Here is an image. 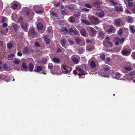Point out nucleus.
<instances>
[{
	"label": "nucleus",
	"instance_id": "f257e3e1",
	"mask_svg": "<svg viewBox=\"0 0 135 135\" xmlns=\"http://www.w3.org/2000/svg\"><path fill=\"white\" fill-rule=\"evenodd\" d=\"M90 21L94 25H97L99 24L100 21L96 17L92 15H89L88 16Z\"/></svg>",
	"mask_w": 135,
	"mask_h": 135
},
{
	"label": "nucleus",
	"instance_id": "f03ea898",
	"mask_svg": "<svg viewBox=\"0 0 135 135\" xmlns=\"http://www.w3.org/2000/svg\"><path fill=\"white\" fill-rule=\"evenodd\" d=\"M110 38L109 36L107 37L103 41L104 46L108 47H111L113 46L114 45L110 41Z\"/></svg>",
	"mask_w": 135,
	"mask_h": 135
},
{
	"label": "nucleus",
	"instance_id": "7ed1b4c3",
	"mask_svg": "<svg viewBox=\"0 0 135 135\" xmlns=\"http://www.w3.org/2000/svg\"><path fill=\"white\" fill-rule=\"evenodd\" d=\"M88 30L90 35L92 37L95 36L97 32L92 27H88Z\"/></svg>",
	"mask_w": 135,
	"mask_h": 135
},
{
	"label": "nucleus",
	"instance_id": "20e7f679",
	"mask_svg": "<svg viewBox=\"0 0 135 135\" xmlns=\"http://www.w3.org/2000/svg\"><path fill=\"white\" fill-rule=\"evenodd\" d=\"M115 31V27L112 25H110L109 28L107 30L106 32L108 34L114 33Z\"/></svg>",
	"mask_w": 135,
	"mask_h": 135
},
{
	"label": "nucleus",
	"instance_id": "39448f33",
	"mask_svg": "<svg viewBox=\"0 0 135 135\" xmlns=\"http://www.w3.org/2000/svg\"><path fill=\"white\" fill-rule=\"evenodd\" d=\"M79 56L76 55H73L71 58L73 61L76 64H77L79 62Z\"/></svg>",
	"mask_w": 135,
	"mask_h": 135
},
{
	"label": "nucleus",
	"instance_id": "423d86ee",
	"mask_svg": "<svg viewBox=\"0 0 135 135\" xmlns=\"http://www.w3.org/2000/svg\"><path fill=\"white\" fill-rule=\"evenodd\" d=\"M97 15L99 17H101L103 16L104 15V12L103 11L99 9L96 13Z\"/></svg>",
	"mask_w": 135,
	"mask_h": 135
},
{
	"label": "nucleus",
	"instance_id": "0eeeda50",
	"mask_svg": "<svg viewBox=\"0 0 135 135\" xmlns=\"http://www.w3.org/2000/svg\"><path fill=\"white\" fill-rule=\"evenodd\" d=\"M76 70L78 71L80 73H79L78 75H85L86 73L84 70L82 69L80 67H78L76 69Z\"/></svg>",
	"mask_w": 135,
	"mask_h": 135
},
{
	"label": "nucleus",
	"instance_id": "6e6552de",
	"mask_svg": "<svg viewBox=\"0 0 135 135\" xmlns=\"http://www.w3.org/2000/svg\"><path fill=\"white\" fill-rule=\"evenodd\" d=\"M122 54L125 56H128L130 54V51L129 50L125 49H123L121 51Z\"/></svg>",
	"mask_w": 135,
	"mask_h": 135
},
{
	"label": "nucleus",
	"instance_id": "1a4fd4ad",
	"mask_svg": "<svg viewBox=\"0 0 135 135\" xmlns=\"http://www.w3.org/2000/svg\"><path fill=\"white\" fill-rule=\"evenodd\" d=\"M132 68L131 66H124V69H122V70L123 72L125 73L128 71H130L132 70Z\"/></svg>",
	"mask_w": 135,
	"mask_h": 135
},
{
	"label": "nucleus",
	"instance_id": "9d476101",
	"mask_svg": "<svg viewBox=\"0 0 135 135\" xmlns=\"http://www.w3.org/2000/svg\"><path fill=\"white\" fill-rule=\"evenodd\" d=\"M120 41V39L118 37H115L113 39V41L116 45L119 44Z\"/></svg>",
	"mask_w": 135,
	"mask_h": 135
},
{
	"label": "nucleus",
	"instance_id": "9b49d317",
	"mask_svg": "<svg viewBox=\"0 0 135 135\" xmlns=\"http://www.w3.org/2000/svg\"><path fill=\"white\" fill-rule=\"evenodd\" d=\"M72 33L75 35H77L78 34V31L77 30H73L72 28H70L69 30V33Z\"/></svg>",
	"mask_w": 135,
	"mask_h": 135
},
{
	"label": "nucleus",
	"instance_id": "f8f14e48",
	"mask_svg": "<svg viewBox=\"0 0 135 135\" xmlns=\"http://www.w3.org/2000/svg\"><path fill=\"white\" fill-rule=\"evenodd\" d=\"M122 20L120 18L116 19L115 21V23L117 26L119 27L122 22Z\"/></svg>",
	"mask_w": 135,
	"mask_h": 135
},
{
	"label": "nucleus",
	"instance_id": "ddd939ff",
	"mask_svg": "<svg viewBox=\"0 0 135 135\" xmlns=\"http://www.w3.org/2000/svg\"><path fill=\"white\" fill-rule=\"evenodd\" d=\"M115 10L117 11L122 12L123 11V8L122 6H116L115 7Z\"/></svg>",
	"mask_w": 135,
	"mask_h": 135
},
{
	"label": "nucleus",
	"instance_id": "4468645a",
	"mask_svg": "<svg viewBox=\"0 0 135 135\" xmlns=\"http://www.w3.org/2000/svg\"><path fill=\"white\" fill-rule=\"evenodd\" d=\"M30 35L32 38H34L36 36V33L34 29L32 28L30 31Z\"/></svg>",
	"mask_w": 135,
	"mask_h": 135
},
{
	"label": "nucleus",
	"instance_id": "2eb2a0df",
	"mask_svg": "<svg viewBox=\"0 0 135 135\" xmlns=\"http://www.w3.org/2000/svg\"><path fill=\"white\" fill-rule=\"evenodd\" d=\"M42 69L43 67L41 66H37L36 69H35L34 70V71L36 72H40L42 70Z\"/></svg>",
	"mask_w": 135,
	"mask_h": 135
},
{
	"label": "nucleus",
	"instance_id": "dca6fc26",
	"mask_svg": "<svg viewBox=\"0 0 135 135\" xmlns=\"http://www.w3.org/2000/svg\"><path fill=\"white\" fill-rule=\"evenodd\" d=\"M80 33L81 35L84 37H86V33L85 30L84 29H81V30Z\"/></svg>",
	"mask_w": 135,
	"mask_h": 135
},
{
	"label": "nucleus",
	"instance_id": "f3484780",
	"mask_svg": "<svg viewBox=\"0 0 135 135\" xmlns=\"http://www.w3.org/2000/svg\"><path fill=\"white\" fill-rule=\"evenodd\" d=\"M52 61L54 63H59L60 62V59L57 57H54L52 59Z\"/></svg>",
	"mask_w": 135,
	"mask_h": 135
},
{
	"label": "nucleus",
	"instance_id": "a211bd4d",
	"mask_svg": "<svg viewBox=\"0 0 135 135\" xmlns=\"http://www.w3.org/2000/svg\"><path fill=\"white\" fill-rule=\"evenodd\" d=\"M76 19L73 16H71L69 17L68 21L71 23H73L75 22Z\"/></svg>",
	"mask_w": 135,
	"mask_h": 135
},
{
	"label": "nucleus",
	"instance_id": "6ab92c4d",
	"mask_svg": "<svg viewBox=\"0 0 135 135\" xmlns=\"http://www.w3.org/2000/svg\"><path fill=\"white\" fill-rule=\"evenodd\" d=\"M2 79L5 80L7 82H8L10 81V80L8 79L9 77L7 75H2Z\"/></svg>",
	"mask_w": 135,
	"mask_h": 135
},
{
	"label": "nucleus",
	"instance_id": "aec40b11",
	"mask_svg": "<svg viewBox=\"0 0 135 135\" xmlns=\"http://www.w3.org/2000/svg\"><path fill=\"white\" fill-rule=\"evenodd\" d=\"M25 15L28 17H29L30 14L31 13L29 9L27 8H26L25 9Z\"/></svg>",
	"mask_w": 135,
	"mask_h": 135
},
{
	"label": "nucleus",
	"instance_id": "412c9836",
	"mask_svg": "<svg viewBox=\"0 0 135 135\" xmlns=\"http://www.w3.org/2000/svg\"><path fill=\"white\" fill-rule=\"evenodd\" d=\"M22 68L26 71L28 70V66L25 62H23L22 64Z\"/></svg>",
	"mask_w": 135,
	"mask_h": 135
},
{
	"label": "nucleus",
	"instance_id": "4be33fe9",
	"mask_svg": "<svg viewBox=\"0 0 135 135\" xmlns=\"http://www.w3.org/2000/svg\"><path fill=\"white\" fill-rule=\"evenodd\" d=\"M82 23H85L86 25H91V23L88 20L83 19L81 20Z\"/></svg>",
	"mask_w": 135,
	"mask_h": 135
},
{
	"label": "nucleus",
	"instance_id": "5701e85b",
	"mask_svg": "<svg viewBox=\"0 0 135 135\" xmlns=\"http://www.w3.org/2000/svg\"><path fill=\"white\" fill-rule=\"evenodd\" d=\"M98 35L99 36L103 39L104 38L105 35L104 32H102V31H99L98 32Z\"/></svg>",
	"mask_w": 135,
	"mask_h": 135
},
{
	"label": "nucleus",
	"instance_id": "b1692460",
	"mask_svg": "<svg viewBox=\"0 0 135 135\" xmlns=\"http://www.w3.org/2000/svg\"><path fill=\"white\" fill-rule=\"evenodd\" d=\"M75 41L77 44L80 45H81L82 40L80 39L77 37L76 38Z\"/></svg>",
	"mask_w": 135,
	"mask_h": 135
},
{
	"label": "nucleus",
	"instance_id": "393cba45",
	"mask_svg": "<svg viewBox=\"0 0 135 135\" xmlns=\"http://www.w3.org/2000/svg\"><path fill=\"white\" fill-rule=\"evenodd\" d=\"M62 29H61V31L64 33H69V31H68L66 28L64 27L61 26Z\"/></svg>",
	"mask_w": 135,
	"mask_h": 135
},
{
	"label": "nucleus",
	"instance_id": "a878e982",
	"mask_svg": "<svg viewBox=\"0 0 135 135\" xmlns=\"http://www.w3.org/2000/svg\"><path fill=\"white\" fill-rule=\"evenodd\" d=\"M60 41L61 45L63 47H65V43L66 42V40L65 39H63L61 40Z\"/></svg>",
	"mask_w": 135,
	"mask_h": 135
},
{
	"label": "nucleus",
	"instance_id": "bb28decb",
	"mask_svg": "<svg viewBox=\"0 0 135 135\" xmlns=\"http://www.w3.org/2000/svg\"><path fill=\"white\" fill-rule=\"evenodd\" d=\"M18 4L16 3H13L11 6V8L14 10L16 9L18 7Z\"/></svg>",
	"mask_w": 135,
	"mask_h": 135
},
{
	"label": "nucleus",
	"instance_id": "cd10ccee",
	"mask_svg": "<svg viewBox=\"0 0 135 135\" xmlns=\"http://www.w3.org/2000/svg\"><path fill=\"white\" fill-rule=\"evenodd\" d=\"M127 21L129 23H132L133 22V18L130 16H128L127 19Z\"/></svg>",
	"mask_w": 135,
	"mask_h": 135
},
{
	"label": "nucleus",
	"instance_id": "c85d7f7f",
	"mask_svg": "<svg viewBox=\"0 0 135 135\" xmlns=\"http://www.w3.org/2000/svg\"><path fill=\"white\" fill-rule=\"evenodd\" d=\"M110 68L107 65H104L103 67V69L106 71L109 70L110 69Z\"/></svg>",
	"mask_w": 135,
	"mask_h": 135
},
{
	"label": "nucleus",
	"instance_id": "c756f323",
	"mask_svg": "<svg viewBox=\"0 0 135 135\" xmlns=\"http://www.w3.org/2000/svg\"><path fill=\"white\" fill-rule=\"evenodd\" d=\"M105 55L104 53H103L101 54L100 56V58L102 60L105 61Z\"/></svg>",
	"mask_w": 135,
	"mask_h": 135
},
{
	"label": "nucleus",
	"instance_id": "7c9ffc66",
	"mask_svg": "<svg viewBox=\"0 0 135 135\" xmlns=\"http://www.w3.org/2000/svg\"><path fill=\"white\" fill-rule=\"evenodd\" d=\"M15 55L13 54H11L8 56L7 58L9 60H12Z\"/></svg>",
	"mask_w": 135,
	"mask_h": 135
},
{
	"label": "nucleus",
	"instance_id": "2f4dec72",
	"mask_svg": "<svg viewBox=\"0 0 135 135\" xmlns=\"http://www.w3.org/2000/svg\"><path fill=\"white\" fill-rule=\"evenodd\" d=\"M37 27L39 29H42L43 28V25L42 23H38L37 25Z\"/></svg>",
	"mask_w": 135,
	"mask_h": 135
},
{
	"label": "nucleus",
	"instance_id": "473e14b6",
	"mask_svg": "<svg viewBox=\"0 0 135 135\" xmlns=\"http://www.w3.org/2000/svg\"><path fill=\"white\" fill-rule=\"evenodd\" d=\"M29 51V49L27 47H26L24 48L23 52L24 54H26L28 53Z\"/></svg>",
	"mask_w": 135,
	"mask_h": 135
},
{
	"label": "nucleus",
	"instance_id": "72a5a7b5",
	"mask_svg": "<svg viewBox=\"0 0 135 135\" xmlns=\"http://www.w3.org/2000/svg\"><path fill=\"white\" fill-rule=\"evenodd\" d=\"M34 66L32 63H30L29 66V69L30 71H32L33 69Z\"/></svg>",
	"mask_w": 135,
	"mask_h": 135
},
{
	"label": "nucleus",
	"instance_id": "f704fd0d",
	"mask_svg": "<svg viewBox=\"0 0 135 135\" xmlns=\"http://www.w3.org/2000/svg\"><path fill=\"white\" fill-rule=\"evenodd\" d=\"M90 66L92 68H94L96 66V64L95 62L94 61H91L90 63Z\"/></svg>",
	"mask_w": 135,
	"mask_h": 135
},
{
	"label": "nucleus",
	"instance_id": "c9c22d12",
	"mask_svg": "<svg viewBox=\"0 0 135 135\" xmlns=\"http://www.w3.org/2000/svg\"><path fill=\"white\" fill-rule=\"evenodd\" d=\"M134 27V26H131L130 27V30L133 34H134L135 32V30L133 28Z\"/></svg>",
	"mask_w": 135,
	"mask_h": 135
},
{
	"label": "nucleus",
	"instance_id": "e433bc0d",
	"mask_svg": "<svg viewBox=\"0 0 135 135\" xmlns=\"http://www.w3.org/2000/svg\"><path fill=\"white\" fill-rule=\"evenodd\" d=\"M50 13L51 15H52L53 16H54L55 17H57L58 16L57 14L54 12V11H51Z\"/></svg>",
	"mask_w": 135,
	"mask_h": 135
},
{
	"label": "nucleus",
	"instance_id": "4c0bfd02",
	"mask_svg": "<svg viewBox=\"0 0 135 135\" xmlns=\"http://www.w3.org/2000/svg\"><path fill=\"white\" fill-rule=\"evenodd\" d=\"M115 77L117 79H118L121 76L120 74L118 72H117L115 74Z\"/></svg>",
	"mask_w": 135,
	"mask_h": 135
},
{
	"label": "nucleus",
	"instance_id": "58836bf2",
	"mask_svg": "<svg viewBox=\"0 0 135 135\" xmlns=\"http://www.w3.org/2000/svg\"><path fill=\"white\" fill-rule=\"evenodd\" d=\"M21 27L22 28L24 29H26L27 27V25L26 24H21Z\"/></svg>",
	"mask_w": 135,
	"mask_h": 135
},
{
	"label": "nucleus",
	"instance_id": "ea45409f",
	"mask_svg": "<svg viewBox=\"0 0 135 135\" xmlns=\"http://www.w3.org/2000/svg\"><path fill=\"white\" fill-rule=\"evenodd\" d=\"M81 15L80 12H77V13H75L73 15V16L76 17H79Z\"/></svg>",
	"mask_w": 135,
	"mask_h": 135
},
{
	"label": "nucleus",
	"instance_id": "a19ab883",
	"mask_svg": "<svg viewBox=\"0 0 135 135\" xmlns=\"http://www.w3.org/2000/svg\"><path fill=\"white\" fill-rule=\"evenodd\" d=\"M35 12L37 14H41L43 12V11L42 10H35Z\"/></svg>",
	"mask_w": 135,
	"mask_h": 135
},
{
	"label": "nucleus",
	"instance_id": "79ce46f5",
	"mask_svg": "<svg viewBox=\"0 0 135 135\" xmlns=\"http://www.w3.org/2000/svg\"><path fill=\"white\" fill-rule=\"evenodd\" d=\"M84 6L88 8H91L92 7L89 4H86L84 5Z\"/></svg>",
	"mask_w": 135,
	"mask_h": 135
},
{
	"label": "nucleus",
	"instance_id": "37998d69",
	"mask_svg": "<svg viewBox=\"0 0 135 135\" xmlns=\"http://www.w3.org/2000/svg\"><path fill=\"white\" fill-rule=\"evenodd\" d=\"M13 46V44L11 43H8L7 44V48L8 49H11Z\"/></svg>",
	"mask_w": 135,
	"mask_h": 135
},
{
	"label": "nucleus",
	"instance_id": "c03bdc74",
	"mask_svg": "<svg viewBox=\"0 0 135 135\" xmlns=\"http://www.w3.org/2000/svg\"><path fill=\"white\" fill-rule=\"evenodd\" d=\"M68 42H69L70 45H73L74 44V41L71 39H68Z\"/></svg>",
	"mask_w": 135,
	"mask_h": 135
},
{
	"label": "nucleus",
	"instance_id": "a18cd8bd",
	"mask_svg": "<svg viewBox=\"0 0 135 135\" xmlns=\"http://www.w3.org/2000/svg\"><path fill=\"white\" fill-rule=\"evenodd\" d=\"M109 2L111 3L113 5H116L117 4V3L114 2V0H109Z\"/></svg>",
	"mask_w": 135,
	"mask_h": 135
},
{
	"label": "nucleus",
	"instance_id": "49530a36",
	"mask_svg": "<svg viewBox=\"0 0 135 135\" xmlns=\"http://www.w3.org/2000/svg\"><path fill=\"white\" fill-rule=\"evenodd\" d=\"M93 4L94 5H98L99 4L100 2L99 1H97L93 2Z\"/></svg>",
	"mask_w": 135,
	"mask_h": 135
},
{
	"label": "nucleus",
	"instance_id": "de8ad7c7",
	"mask_svg": "<svg viewBox=\"0 0 135 135\" xmlns=\"http://www.w3.org/2000/svg\"><path fill=\"white\" fill-rule=\"evenodd\" d=\"M3 6V3L2 1H0V11L2 9Z\"/></svg>",
	"mask_w": 135,
	"mask_h": 135
},
{
	"label": "nucleus",
	"instance_id": "09e8293b",
	"mask_svg": "<svg viewBox=\"0 0 135 135\" xmlns=\"http://www.w3.org/2000/svg\"><path fill=\"white\" fill-rule=\"evenodd\" d=\"M61 13L62 15H66L67 13L65 10H61Z\"/></svg>",
	"mask_w": 135,
	"mask_h": 135
},
{
	"label": "nucleus",
	"instance_id": "8fccbe9b",
	"mask_svg": "<svg viewBox=\"0 0 135 135\" xmlns=\"http://www.w3.org/2000/svg\"><path fill=\"white\" fill-rule=\"evenodd\" d=\"M47 60L46 59H42L41 60V62L43 64H45L47 62Z\"/></svg>",
	"mask_w": 135,
	"mask_h": 135
},
{
	"label": "nucleus",
	"instance_id": "3c124183",
	"mask_svg": "<svg viewBox=\"0 0 135 135\" xmlns=\"http://www.w3.org/2000/svg\"><path fill=\"white\" fill-rule=\"evenodd\" d=\"M19 60H16V59H15L14 61V62L15 64H18L19 63Z\"/></svg>",
	"mask_w": 135,
	"mask_h": 135
},
{
	"label": "nucleus",
	"instance_id": "603ef678",
	"mask_svg": "<svg viewBox=\"0 0 135 135\" xmlns=\"http://www.w3.org/2000/svg\"><path fill=\"white\" fill-rule=\"evenodd\" d=\"M6 18L5 17H3L1 20V22L3 23H4L6 22Z\"/></svg>",
	"mask_w": 135,
	"mask_h": 135
},
{
	"label": "nucleus",
	"instance_id": "864d4df0",
	"mask_svg": "<svg viewBox=\"0 0 135 135\" xmlns=\"http://www.w3.org/2000/svg\"><path fill=\"white\" fill-rule=\"evenodd\" d=\"M35 45L36 46L38 47H40V46L38 42H35Z\"/></svg>",
	"mask_w": 135,
	"mask_h": 135
},
{
	"label": "nucleus",
	"instance_id": "5fc2aeb1",
	"mask_svg": "<svg viewBox=\"0 0 135 135\" xmlns=\"http://www.w3.org/2000/svg\"><path fill=\"white\" fill-rule=\"evenodd\" d=\"M131 56L133 59H135V52H133L132 53Z\"/></svg>",
	"mask_w": 135,
	"mask_h": 135
},
{
	"label": "nucleus",
	"instance_id": "6e6d98bb",
	"mask_svg": "<svg viewBox=\"0 0 135 135\" xmlns=\"http://www.w3.org/2000/svg\"><path fill=\"white\" fill-rule=\"evenodd\" d=\"M122 30L121 29H120L118 33L119 35H122Z\"/></svg>",
	"mask_w": 135,
	"mask_h": 135
},
{
	"label": "nucleus",
	"instance_id": "4d7b16f0",
	"mask_svg": "<svg viewBox=\"0 0 135 135\" xmlns=\"http://www.w3.org/2000/svg\"><path fill=\"white\" fill-rule=\"evenodd\" d=\"M13 27L14 30L18 29L19 27L18 26L17 24H15L13 25Z\"/></svg>",
	"mask_w": 135,
	"mask_h": 135
},
{
	"label": "nucleus",
	"instance_id": "13d9d810",
	"mask_svg": "<svg viewBox=\"0 0 135 135\" xmlns=\"http://www.w3.org/2000/svg\"><path fill=\"white\" fill-rule=\"evenodd\" d=\"M70 72V71L68 70H65V71H63V73H64V74H67L69 73Z\"/></svg>",
	"mask_w": 135,
	"mask_h": 135
},
{
	"label": "nucleus",
	"instance_id": "bf43d9fd",
	"mask_svg": "<svg viewBox=\"0 0 135 135\" xmlns=\"http://www.w3.org/2000/svg\"><path fill=\"white\" fill-rule=\"evenodd\" d=\"M23 18L21 17H20L18 19V22H21L23 20Z\"/></svg>",
	"mask_w": 135,
	"mask_h": 135
},
{
	"label": "nucleus",
	"instance_id": "052dcab7",
	"mask_svg": "<svg viewBox=\"0 0 135 135\" xmlns=\"http://www.w3.org/2000/svg\"><path fill=\"white\" fill-rule=\"evenodd\" d=\"M44 39L45 41H46L48 39V36L46 35H45L44 37Z\"/></svg>",
	"mask_w": 135,
	"mask_h": 135
},
{
	"label": "nucleus",
	"instance_id": "680f3d73",
	"mask_svg": "<svg viewBox=\"0 0 135 135\" xmlns=\"http://www.w3.org/2000/svg\"><path fill=\"white\" fill-rule=\"evenodd\" d=\"M125 39L124 38H122L121 39H120V43L121 44L123 43Z\"/></svg>",
	"mask_w": 135,
	"mask_h": 135
},
{
	"label": "nucleus",
	"instance_id": "e2e57ef3",
	"mask_svg": "<svg viewBox=\"0 0 135 135\" xmlns=\"http://www.w3.org/2000/svg\"><path fill=\"white\" fill-rule=\"evenodd\" d=\"M3 24L2 25V26L3 27H7L8 25L7 23H3Z\"/></svg>",
	"mask_w": 135,
	"mask_h": 135
},
{
	"label": "nucleus",
	"instance_id": "0e129e2a",
	"mask_svg": "<svg viewBox=\"0 0 135 135\" xmlns=\"http://www.w3.org/2000/svg\"><path fill=\"white\" fill-rule=\"evenodd\" d=\"M133 5V2H129L128 3V5L129 7H131Z\"/></svg>",
	"mask_w": 135,
	"mask_h": 135
},
{
	"label": "nucleus",
	"instance_id": "69168bd1",
	"mask_svg": "<svg viewBox=\"0 0 135 135\" xmlns=\"http://www.w3.org/2000/svg\"><path fill=\"white\" fill-rule=\"evenodd\" d=\"M125 11L127 14H131L132 13L131 11L127 9H126L125 10Z\"/></svg>",
	"mask_w": 135,
	"mask_h": 135
},
{
	"label": "nucleus",
	"instance_id": "338daca9",
	"mask_svg": "<svg viewBox=\"0 0 135 135\" xmlns=\"http://www.w3.org/2000/svg\"><path fill=\"white\" fill-rule=\"evenodd\" d=\"M82 10L83 11H84V12L86 11L87 12H88L89 11V9L87 8H83L82 9Z\"/></svg>",
	"mask_w": 135,
	"mask_h": 135
},
{
	"label": "nucleus",
	"instance_id": "774afa93",
	"mask_svg": "<svg viewBox=\"0 0 135 135\" xmlns=\"http://www.w3.org/2000/svg\"><path fill=\"white\" fill-rule=\"evenodd\" d=\"M3 67L4 69H7L8 68L7 65L6 64H4L3 65Z\"/></svg>",
	"mask_w": 135,
	"mask_h": 135
}]
</instances>
